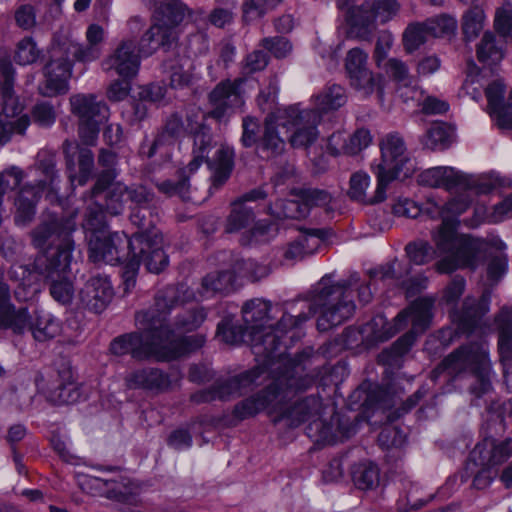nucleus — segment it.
<instances>
[{"label":"nucleus","instance_id":"f257e3e1","mask_svg":"<svg viewBox=\"0 0 512 512\" xmlns=\"http://www.w3.org/2000/svg\"><path fill=\"white\" fill-rule=\"evenodd\" d=\"M351 285V280L334 282L330 276L322 277L312 291L311 303L307 305L309 312L297 316L282 312L279 306L273 307L263 299L247 301L242 315L254 353L272 361L283 334L309 319L312 310L319 314L320 331L342 324L355 310Z\"/></svg>","mask_w":512,"mask_h":512},{"label":"nucleus","instance_id":"f03ea898","mask_svg":"<svg viewBox=\"0 0 512 512\" xmlns=\"http://www.w3.org/2000/svg\"><path fill=\"white\" fill-rule=\"evenodd\" d=\"M76 224L72 217L63 218L55 213L42 215L39 224L31 231L32 244L41 250L32 264L14 263L8 277L17 285L15 294L28 299L40 291L42 281L50 282L51 296L61 304H69L74 287L67 277L74 251L72 233Z\"/></svg>","mask_w":512,"mask_h":512},{"label":"nucleus","instance_id":"7ed1b4c3","mask_svg":"<svg viewBox=\"0 0 512 512\" xmlns=\"http://www.w3.org/2000/svg\"><path fill=\"white\" fill-rule=\"evenodd\" d=\"M313 383V377L305 374L301 365L285 362L284 370L275 377L262 394L242 401L235 407L234 412L238 418L245 419L266 409L269 414H279L274 419L275 422L287 419L290 426H298L313 419L309 429L312 430L313 425L318 428L320 423L316 417L320 413L322 404L317 397H307L288 411L283 410L282 407L286 401L305 391Z\"/></svg>","mask_w":512,"mask_h":512},{"label":"nucleus","instance_id":"20e7f679","mask_svg":"<svg viewBox=\"0 0 512 512\" xmlns=\"http://www.w3.org/2000/svg\"><path fill=\"white\" fill-rule=\"evenodd\" d=\"M167 313L165 306L157 307V302L153 309L138 313L136 321L142 332L114 339L110 345L111 352L117 356L130 353L137 359L153 357L159 361H170L203 346V335L176 336L165 324Z\"/></svg>","mask_w":512,"mask_h":512},{"label":"nucleus","instance_id":"39448f33","mask_svg":"<svg viewBox=\"0 0 512 512\" xmlns=\"http://www.w3.org/2000/svg\"><path fill=\"white\" fill-rule=\"evenodd\" d=\"M321 115L316 110H300L298 106L277 109L265 119L264 133L258 150L266 157L281 154L285 149V137L289 132V143L294 148H307L319 137L317 124Z\"/></svg>","mask_w":512,"mask_h":512},{"label":"nucleus","instance_id":"423d86ee","mask_svg":"<svg viewBox=\"0 0 512 512\" xmlns=\"http://www.w3.org/2000/svg\"><path fill=\"white\" fill-rule=\"evenodd\" d=\"M435 240L439 253L445 254L436 265L441 274L452 273L462 268L474 269L487 247L499 251L507 248L506 243L498 235L489 234L486 238H478L470 234L454 233L447 227L435 236Z\"/></svg>","mask_w":512,"mask_h":512},{"label":"nucleus","instance_id":"0eeeda50","mask_svg":"<svg viewBox=\"0 0 512 512\" xmlns=\"http://www.w3.org/2000/svg\"><path fill=\"white\" fill-rule=\"evenodd\" d=\"M89 236V257L95 262H105L111 265L122 262L127 254L136 256V249L144 251V245L149 243L142 236H133L128 239L124 233H111L104 225V210L99 206L96 211H91L84 224Z\"/></svg>","mask_w":512,"mask_h":512},{"label":"nucleus","instance_id":"6e6552de","mask_svg":"<svg viewBox=\"0 0 512 512\" xmlns=\"http://www.w3.org/2000/svg\"><path fill=\"white\" fill-rule=\"evenodd\" d=\"M468 369L470 377L473 379L470 388L471 394L478 399L489 396L493 390L492 377L494 373L488 359V348L484 342L461 347L450 354L433 371L432 377L436 378L444 372H447L449 376H456Z\"/></svg>","mask_w":512,"mask_h":512},{"label":"nucleus","instance_id":"1a4fd4ad","mask_svg":"<svg viewBox=\"0 0 512 512\" xmlns=\"http://www.w3.org/2000/svg\"><path fill=\"white\" fill-rule=\"evenodd\" d=\"M200 121L189 119L188 129L193 134L192 160L183 170L185 177L194 174L203 163H207L213 171V184L222 185L230 176L233 168V150L228 146H220L212 160L208 155L213 148V141L209 129L203 124L205 115L200 113Z\"/></svg>","mask_w":512,"mask_h":512},{"label":"nucleus","instance_id":"9d476101","mask_svg":"<svg viewBox=\"0 0 512 512\" xmlns=\"http://www.w3.org/2000/svg\"><path fill=\"white\" fill-rule=\"evenodd\" d=\"M154 8L156 23L141 37L137 54L139 57L152 55L159 47H171L177 40L176 25L187 10L179 0H146Z\"/></svg>","mask_w":512,"mask_h":512},{"label":"nucleus","instance_id":"9b49d317","mask_svg":"<svg viewBox=\"0 0 512 512\" xmlns=\"http://www.w3.org/2000/svg\"><path fill=\"white\" fill-rule=\"evenodd\" d=\"M381 158L371 165L378 179L377 200H384L389 183L398 178H408L416 170V162L411 157L404 139L397 133L384 136L380 143Z\"/></svg>","mask_w":512,"mask_h":512},{"label":"nucleus","instance_id":"f8f14e48","mask_svg":"<svg viewBox=\"0 0 512 512\" xmlns=\"http://www.w3.org/2000/svg\"><path fill=\"white\" fill-rule=\"evenodd\" d=\"M35 170L44 177L36 187L25 185L16 199L15 222L17 225L28 224L35 215V204L40 196L45 193L46 197L53 201L58 191L59 176L55 171V155L50 151H40L37 155Z\"/></svg>","mask_w":512,"mask_h":512},{"label":"nucleus","instance_id":"ddd939ff","mask_svg":"<svg viewBox=\"0 0 512 512\" xmlns=\"http://www.w3.org/2000/svg\"><path fill=\"white\" fill-rule=\"evenodd\" d=\"M15 70L9 60H0V76L4 83L0 91V144L9 141L12 133L22 134L30 124L28 115L13 91Z\"/></svg>","mask_w":512,"mask_h":512},{"label":"nucleus","instance_id":"4468645a","mask_svg":"<svg viewBox=\"0 0 512 512\" xmlns=\"http://www.w3.org/2000/svg\"><path fill=\"white\" fill-rule=\"evenodd\" d=\"M338 7L352 29H358V35L365 37L376 23H385L399 11L396 0H366L355 4L352 0H338Z\"/></svg>","mask_w":512,"mask_h":512},{"label":"nucleus","instance_id":"2eb2a0df","mask_svg":"<svg viewBox=\"0 0 512 512\" xmlns=\"http://www.w3.org/2000/svg\"><path fill=\"white\" fill-rule=\"evenodd\" d=\"M235 276L229 271L212 272L207 274L201 287L195 293L185 285L177 288L169 287L157 296V307L165 306L167 311L178 303H184L190 300H205L216 294L227 293L234 288Z\"/></svg>","mask_w":512,"mask_h":512},{"label":"nucleus","instance_id":"dca6fc26","mask_svg":"<svg viewBox=\"0 0 512 512\" xmlns=\"http://www.w3.org/2000/svg\"><path fill=\"white\" fill-rule=\"evenodd\" d=\"M71 112L79 118V134L83 142L93 145L99 133V126L109 116L104 102L97 101L93 94H76L70 97Z\"/></svg>","mask_w":512,"mask_h":512},{"label":"nucleus","instance_id":"f3484780","mask_svg":"<svg viewBox=\"0 0 512 512\" xmlns=\"http://www.w3.org/2000/svg\"><path fill=\"white\" fill-rule=\"evenodd\" d=\"M432 306L433 301L429 298H420L414 301L407 310L399 313L395 318V328L392 331L377 333L375 337L381 340L388 339L401 329L403 323L410 321L412 331L400 338L394 345L397 354L405 353L412 345L415 334L422 333L429 326Z\"/></svg>","mask_w":512,"mask_h":512},{"label":"nucleus","instance_id":"a211bd4d","mask_svg":"<svg viewBox=\"0 0 512 512\" xmlns=\"http://www.w3.org/2000/svg\"><path fill=\"white\" fill-rule=\"evenodd\" d=\"M49 53L50 59L43 68L44 81L39 86V91L42 95L51 97L68 91L73 63L58 42L52 44Z\"/></svg>","mask_w":512,"mask_h":512},{"label":"nucleus","instance_id":"6ab92c4d","mask_svg":"<svg viewBox=\"0 0 512 512\" xmlns=\"http://www.w3.org/2000/svg\"><path fill=\"white\" fill-rule=\"evenodd\" d=\"M512 456V438H485L470 454V461L476 466L492 468L503 464Z\"/></svg>","mask_w":512,"mask_h":512},{"label":"nucleus","instance_id":"aec40b11","mask_svg":"<svg viewBox=\"0 0 512 512\" xmlns=\"http://www.w3.org/2000/svg\"><path fill=\"white\" fill-rule=\"evenodd\" d=\"M80 488L91 495L105 496L119 502H134L135 492L130 483L105 480L95 476L79 477Z\"/></svg>","mask_w":512,"mask_h":512},{"label":"nucleus","instance_id":"412c9836","mask_svg":"<svg viewBox=\"0 0 512 512\" xmlns=\"http://www.w3.org/2000/svg\"><path fill=\"white\" fill-rule=\"evenodd\" d=\"M63 149L71 185H84L90 178L94 165L92 152L87 148H80L77 143L69 141L64 142Z\"/></svg>","mask_w":512,"mask_h":512},{"label":"nucleus","instance_id":"4be33fe9","mask_svg":"<svg viewBox=\"0 0 512 512\" xmlns=\"http://www.w3.org/2000/svg\"><path fill=\"white\" fill-rule=\"evenodd\" d=\"M140 60L135 43L132 40H123L103 61V67L106 70H114L123 78H131L137 74Z\"/></svg>","mask_w":512,"mask_h":512},{"label":"nucleus","instance_id":"5701e85b","mask_svg":"<svg viewBox=\"0 0 512 512\" xmlns=\"http://www.w3.org/2000/svg\"><path fill=\"white\" fill-rule=\"evenodd\" d=\"M113 295L111 282L105 276L89 279L79 294L83 306L95 313L102 312L111 302Z\"/></svg>","mask_w":512,"mask_h":512},{"label":"nucleus","instance_id":"b1692460","mask_svg":"<svg viewBox=\"0 0 512 512\" xmlns=\"http://www.w3.org/2000/svg\"><path fill=\"white\" fill-rule=\"evenodd\" d=\"M242 80H237L234 83L231 81H222L210 93L209 99L212 105V110L209 115L218 121L224 120L230 115L234 105L241 104L242 100L237 90Z\"/></svg>","mask_w":512,"mask_h":512},{"label":"nucleus","instance_id":"393cba45","mask_svg":"<svg viewBox=\"0 0 512 512\" xmlns=\"http://www.w3.org/2000/svg\"><path fill=\"white\" fill-rule=\"evenodd\" d=\"M505 85L501 80H495L485 90L488 100V111L501 128H512V91L506 103L503 102Z\"/></svg>","mask_w":512,"mask_h":512},{"label":"nucleus","instance_id":"a878e982","mask_svg":"<svg viewBox=\"0 0 512 512\" xmlns=\"http://www.w3.org/2000/svg\"><path fill=\"white\" fill-rule=\"evenodd\" d=\"M418 183L432 188L443 187L446 190L468 186L466 176L448 166L433 167L422 171L418 175Z\"/></svg>","mask_w":512,"mask_h":512},{"label":"nucleus","instance_id":"bb28decb","mask_svg":"<svg viewBox=\"0 0 512 512\" xmlns=\"http://www.w3.org/2000/svg\"><path fill=\"white\" fill-rule=\"evenodd\" d=\"M496 322L499 328L498 349L503 364L505 383L512 391V320L508 312L503 311Z\"/></svg>","mask_w":512,"mask_h":512},{"label":"nucleus","instance_id":"cd10ccee","mask_svg":"<svg viewBox=\"0 0 512 512\" xmlns=\"http://www.w3.org/2000/svg\"><path fill=\"white\" fill-rule=\"evenodd\" d=\"M266 193L262 189L252 190L243 195L239 200L232 204V211L227 219L226 231L229 233L237 232L246 227L253 220V213L251 208H248L245 203L264 199Z\"/></svg>","mask_w":512,"mask_h":512},{"label":"nucleus","instance_id":"c85d7f7f","mask_svg":"<svg viewBox=\"0 0 512 512\" xmlns=\"http://www.w3.org/2000/svg\"><path fill=\"white\" fill-rule=\"evenodd\" d=\"M331 201L329 193L322 190H309L304 195V203L288 200L282 202L283 211L278 212V217L299 219L304 218L309 213V206H325Z\"/></svg>","mask_w":512,"mask_h":512},{"label":"nucleus","instance_id":"c756f323","mask_svg":"<svg viewBox=\"0 0 512 512\" xmlns=\"http://www.w3.org/2000/svg\"><path fill=\"white\" fill-rule=\"evenodd\" d=\"M135 236H142L149 243V247L144 245L143 252L139 248L136 249V259L139 264L143 262L151 273L161 272L168 265V257L162 249L161 238L157 235H154L153 238L144 234H135Z\"/></svg>","mask_w":512,"mask_h":512},{"label":"nucleus","instance_id":"7c9ffc66","mask_svg":"<svg viewBox=\"0 0 512 512\" xmlns=\"http://www.w3.org/2000/svg\"><path fill=\"white\" fill-rule=\"evenodd\" d=\"M114 178L115 173L110 169L102 173L93 188L92 196L96 198L101 192L108 189L105 210L111 215H118L123 211L124 204L127 201L120 198L119 193L115 195V183L112 182Z\"/></svg>","mask_w":512,"mask_h":512},{"label":"nucleus","instance_id":"2f4dec72","mask_svg":"<svg viewBox=\"0 0 512 512\" xmlns=\"http://www.w3.org/2000/svg\"><path fill=\"white\" fill-rule=\"evenodd\" d=\"M130 388L163 390L169 386L168 378L158 369H142L131 373L126 378Z\"/></svg>","mask_w":512,"mask_h":512},{"label":"nucleus","instance_id":"473e14b6","mask_svg":"<svg viewBox=\"0 0 512 512\" xmlns=\"http://www.w3.org/2000/svg\"><path fill=\"white\" fill-rule=\"evenodd\" d=\"M347 102V95L344 87L332 84L325 87L319 94L314 96L315 107L312 110H316L320 115L334 111L345 105Z\"/></svg>","mask_w":512,"mask_h":512},{"label":"nucleus","instance_id":"72a5a7b5","mask_svg":"<svg viewBox=\"0 0 512 512\" xmlns=\"http://www.w3.org/2000/svg\"><path fill=\"white\" fill-rule=\"evenodd\" d=\"M30 330L35 340L43 342L59 335L61 324L51 313L41 310L35 313Z\"/></svg>","mask_w":512,"mask_h":512},{"label":"nucleus","instance_id":"f704fd0d","mask_svg":"<svg viewBox=\"0 0 512 512\" xmlns=\"http://www.w3.org/2000/svg\"><path fill=\"white\" fill-rule=\"evenodd\" d=\"M383 77L367 69L349 77L351 87L363 97H369L377 92L379 99L383 100Z\"/></svg>","mask_w":512,"mask_h":512},{"label":"nucleus","instance_id":"c9c22d12","mask_svg":"<svg viewBox=\"0 0 512 512\" xmlns=\"http://www.w3.org/2000/svg\"><path fill=\"white\" fill-rule=\"evenodd\" d=\"M454 140V129L444 122H434L422 138L424 147L430 150L447 149Z\"/></svg>","mask_w":512,"mask_h":512},{"label":"nucleus","instance_id":"e433bc0d","mask_svg":"<svg viewBox=\"0 0 512 512\" xmlns=\"http://www.w3.org/2000/svg\"><path fill=\"white\" fill-rule=\"evenodd\" d=\"M477 58L485 65L499 63L504 57L503 41L492 32H486L476 49Z\"/></svg>","mask_w":512,"mask_h":512},{"label":"nucleus","instance_id":"4c0bfd02","mask_svg":"<svg viewBox=\"0 0 512 512\" xmlns=\"http://www.w3.org/2000/svg\"><path fill=\"white\" fill-rule=\"evenodd\" d=\"M58 44L64 50L68 58L72 55L80 62H92L101 55V47L88 42L87 45H83L72 39H65L62 42H58Z\"/></svg>","mask_w":512,"mask_h":512},{"label":"nucleus","instance_id":"58836bf2","mask_svg":"<svg viewBox=\"0 0 512 512\" xmlns=\"http://www.w3.org/2000/svg\"><path fill=\"white\" fill-rule=\"evenodd\" d=\"M369 187L370 176L363 171L355 172L350 177L348 195L352 200L361 203L380 202L381 200H377L378 187L376 188V193L373 198H369L367 196V190Z\"/></svg>","mask_w":512,"mask_h":512},{"label":"nucleus","instance_id":"ea45409f","mask_svg":"<svg viewBox=\"0 0 512 512\" xmlns=\"http://www.w3.org/2000/svg\"><path fill=\"white\" fill-rule=\"evenodd\" d=\"M406 253L409 260L416 265H424L430 261H432L435 257H438V263L445 254H440L437 246L435 245V249L426 241H417L414 243H410L406 246ZM437 264H435V269ZM439 272L438 270H436Z\"/></svg>","mask_w":512,"mask_h":512},{"label":"nucleus","instance_id":"a19ab883","mask_svg":"<svg viewBox=\"0 0 512 512\" xmlns=\"http://www.w3.org/2000/svg\"><path fill=\"white\" fill-rule=\"evenodd\" d=\"M263 373V369L255 368L235 377L222 384L218 390V397L221 399L229 398L235 394H241V389L253 384Z\"/></svg>","mask_w":512,"mask_h":512},{"label":"nucleus","instance_id":"79ce46f5","mask_svg":"<svg viewBox=\"0 0 512 512\" xmlns=\"http://www.w3.org/2000/svg\"><path fill=\"white\" fill-rule=\"evenodd\" d=\"M422 213H426L429 217L441 218L442 224L432 232V241L436 245L435 236L442 231L444 227L449 228L454 233H457L455 229V222L448 219L446 203L442 204L433 197L427 198L426 202L421 206Z\"/></svg>","mask_w":512,"mask_h":512},{"label":"nucleus","instance_id":"37998d69","mask_svg":"<svg viewBox=\"0 0 512 512\" xmlns=\"http://www.w3.org/2000/svg\"><path fill=\"white\" fill-rule=\"evenodd\" d=\"M488 311V298L483 296L477 307H474V300L466 298L464 302V312L460 318L459 328L463 332L472 331L478 319Z\"/></svg>","mask_w":512,"mask_h":512},{"label":"nucleus","instance_id":"c03bdc74","mask_svg":"<svg viewBox=\"0 0 512 512\" xmlns=\"http://www.w3.org/2000/svg\"><path fill=\"white\" fill-rule=\"evenodd\" d=\"M353 480L362 490L373 489L379 484V470L373 463H360L353 471Z\"/></svg>","mask_w":512,"mask_h":512},{"label":"nucleus","instance_id":"a18cd8bd","mask_svg":"<svg viewBox=\"0 0 512 512\" xmlns=\"http://www.w3.org/2000/svg\"><path fill=\"white\" fill-rule=\"evenodd\" d=\"M473 7L463 17V33L467 40H472L478 36L484 28L485 14L479 5Z\"/></svg>","mask_w":512,"mask_h":512},{"label":"nucleus","instance_id":"49530a36","mask_svg":"<svg viewBox=\"0 0 512 512\" xmlns=\"http://www.w3.org/2000/svg\"><path fill=\"white\" fill-rule=\"evenodd\" d=\"M426 28L431 37H444L455 33L457 21L454 17L440 15L425 21Z\"/></svg>","mask_w":512,"mask_h":512},{"label":"nucleus","instance_id":"de8ad7c7","mask_svg":"<svg viewBox=\"0 0 512 512\" xmlns=\"http://www.w3.org/2000/svg\"><path fill=\"white\" fill-rule=\"evenodd\" d=\"M429 36V32L426 28V22L409 25L403 34L405 49L408 52L417 50L427 41Z\"/></svg>","mask_w":512,"mask_h":512},{"label":"nucleus","instance_id":"09e8293b","mask_svg":"<svg viewBox=\"0 0 512 512\" xmlns=\"http://www.w3.org/2000/svg\"><path fill=\"white\" fill-rule=\"evenodd\" d=\"M477 193L472 188L466 189L463 193L452 198L446 203L448 219L455 222V229L457 230L456 218L463 214L471 205L473 195Z\"/></svg>","mask_w":512,"mask_h":512},{"label":"nucleus","instance_id":"8fccbe9b","mask_svg":"<svg viewBox=\"0 0 512 512\" xmlns=\"http://www.w3.org/2000/svg\"><path fill=\"white\" fill-rule=\"evenodd\" d=\"M282 0H248L243 5V18L250 22L261 18Z\"/></svg>","mask_w":512,"mask_h":512},{"label":"nucleus","instance_id":"3c124183","mask_svg":"<svg viewBox=\"0 0 512 512\" xmlns=\"http://www.w3.org/2000/svg\"><path fill=\"white\" fill-rule=\"evenodd\" d=\"M41 55L35 41L31 37H25L17 43L15 61L20 65H29L38 60Z\"/></svg>","mask_w":512,"mask_h":512},{"label":"nucleus","instance_id":"603ef678","mask_svg":"<svg viewBox=\"0 0 512 512\" xmlns=\"http://www.w3.org/2000/svg\"><path fill=\"white\" fill-rule=\"evenodd\" d=\"M235 269L240 277H246L252 281H257L268 276L271 271L269 266L259 264L250 259L237 261Z\"/></svg>","mask_w":512,"mask_h":512},{"label":"nucleus","instance_id":"864d4df0","mask_svg":"<svg viewBox=\"0 0 512 512\" xmlns=\"http://www.w3.org/2000/svg\"><path fill=\"white\" fill-rule=\"evenodd\" d=\"M217 337L228 344H238L242 341H249V334L246 331V326L244 329L240 327L233 326L229 321L224 320L218 324L217 327Z\"/></svg>","mask_w":512,"mask_h":512},{"label":"nucleus","instance_id":"5fc2aeb1","mask_svg":"<svg viewBox=\"0 0 512 512\" xmlns=\"http://www.w3.org/2000/svg\"><path fill=\"white\" fill-rule=\"evenodd\" d=\"M4 324L0 326L1 329H12L15 333H22L26 328L30 329V321L27 310L25 308L15 309L14 306L11 310L4 315Z\"/></svg>","mask_w":512,"mask_h":512},{"label":"nucleus","instance_id":"6e6d98bb","mask_svg":"<svg viewBox=\"0 0 512 512\" xmlns=\"http://www.w3.org/2000/svg\"><path fill=\"white\" fill-rule=\"evenodd\" d=\"M206 314L203 309L187 310L178 316L175 327L178 331L189 332L197 329L205 320Z\"/></svg>","mask_w":512,"mask_h":512},{"label":"nucleus","instance_id":"4d7b16f0","mask_svg":"<svg viewBox=\"0 0 512 512\" xmlns=\"http://www.w3.org/2000/svg\"><path fill=\"white\" fill-rule=\"evenodd\" d=\"M368 54L360 48L350 49L345 58V69L348 78L367 70Z\"/></svg>","mask_w":512,"mask_h":512},{"label":"nucleus","instance_id":"13d9d810","mask_svg":"<svg viewBox=\"0 0 512 512\" xmlns=\"http://www.w3.org/2000/svg\"><path fill=\"white\" fill-rule=\"evenodd\" d=\"M386 73L396 82L407 86L411 82V76L407 65L398 59H389L384 65H382Z\"/></svg>","mask_w":512,"mask_h":512},{"label":"nucleus","instance_id":"bf43d9fd","mask_svg":"<svg viewBox=\"0 0 512 512\" xmlns=\"http://www.w3.org/2000/svg\"><path fill=\"white\" fill-rule=\"evenodd\" d=\"M494 26L503 36H512V4L510 2H504L496 10Z\"/></svg>","mask_w":512,"mask_h":512},{"label":"nucleus","instance_id":"052dcab7","mask_svg":"<svg viewBox=\"0 0 512 512\" xmlns=\"http://www.w3.org/2000/svg\"><path fill=\"white\" fill-rule=\"evenodd\" d=\"M372 143V135L369 130L361 128L348 135V155H356L366 149Z\"/></svg>","mask_w":512,"mask_h":512},{"label":"nucleus","instance_id":"680f3d73","mask_svg":"<svg viewBox=\"0 0 512 512\" xmlns=\"http://www.w3.org/2000/svg\"><path fill=\"white\" fill-rule=\"evenodd\" d=\"M318 242V238L311 235H303L299 237L295 242L291 243L284 256L288 260H297L302 258L304 255L311 254V249L305 247V243Z\"/></svg>","mask_w":512,"mask_h":512},{"label":"nucleus","instance_id":"e2e57ef3","mask_svg":"<svg viewBox=\"0 0 512 512\" xmlns=\"http://www.w3.org/2000/svg\"><path fill=\"white\" fill-rule=\"evenodd\" d=\"M326 149L333 156L348 155V135L345 131H336L327 138Z\"/></svg>","mask_w":512,"mask_h":512},{"label":"nucleus","instance_id":"0e129e2a","mask_svg":"<svg viewBox=\"0 0 512 512\" xmlns=\"http://www.w3.org/2000/svg\"><path fill=\"white\" fill-rule=\"evenodd\" d=\"M119 193V197L125 199L127 202H132L136 204H142L148 201V193L143 187H138L135 189H129L122 183H115V195Z\"/></svg>","mask_w":512,"mask_h":512},{"label":"nucleus","instance_id":"69168bd1","mask_svg":"<svg viewBox=\"0 0 512 512\" xmlns=\"http://www.w3.org/2000/svg\"><path fill=\"white\" fill-rule=\"evenodd\" d=\"M32 115L34 121L42 127L51 126L56 119L54 108L46 102L35 105L32 110Z\"/></svg>","mask_w":512,"mask_h":512},{"label":"nucleus","instance_id":"338daca9","mask_svg":"<svg viewBox=\"0 0 512 512\" xmlns=\"http://www.w3.org/2000/svg\"><path fill=\"white\" fill-rule=\"evenodd\" d=\"M393 213L400 217L416 218L422 213V208L411 199L399 198L393 205Z\"/></svg>","mask_w":512,"mask_h":512},{"label":"nucleus","instance_id":"774afa93","mask_svg":"<svg viewBox=\"0 0 512 512\" xmlns=\"http://www.w3.org/2000/svg\"><path fill=\"white\" fill-rule=\"evenodd\" d=\"M512 218V195L497 204L490 214L488 222L497 224Z\"/></svg>","mask_w":512,"mask_h":512}]
</instances>
